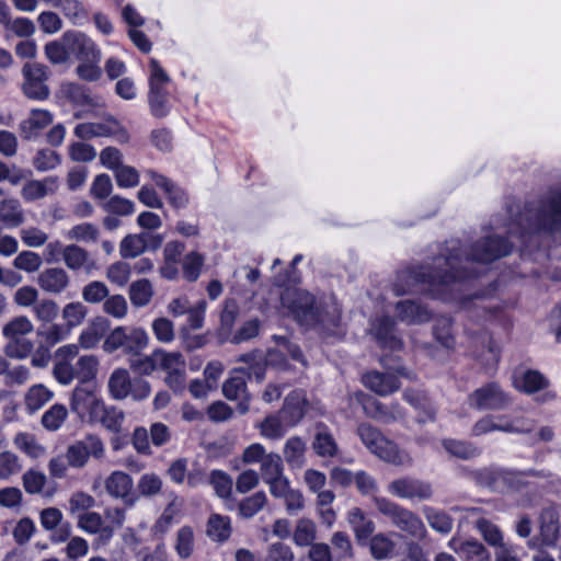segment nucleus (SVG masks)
I'll return each instance as SVG.
<instances>
[{
    "mask_svg": "<svg viewBox=\"0 0 561 561\" xmlns=\"http://www.w3.org/2000/svg\"><path fill=\"white\" fill-rule=\"evenodd\" d=\"M317 538L316 523L309 518H300L293 531V541L297 547H308Z\"/></svg>",
    "mask_w": 561,
    "mask_h": 561,
    "instance_id": "a18cd8bd",
    "label": "nucleus"
},
{
    "mask_svg": "<svg viewBox=\"0 0 561 561\" xmlns=\"http://www.w3.org/2000/svg\"><path fill=\"white\" fill-rule=\"evenodd\" d=\"M145 175L149 178L157 187L163 191L172 207L181 209L187 206V193L185 192V190L176 185L171 179L152 169L146 170Z\"/></svg>",
    "mask_w": 561,
    "mask_h": 561,
    "instance_id": "aec40b11",
    "label": "nucleus"
},
{
    "mask_svg": "<svg viewBox=\"0 0 561 561\" xmlns=\"http://www.w3.org/2000/svg\"><path fill=\"white\" fill-rule=\"evenodd\" d=\"M204 261V256L196 251L187 253L182 263L184 278L188 282H195L201 275Z\"/></svg>",
    "mask_w": 561,
    "mask_h": 561,
    "instance_id": "0e129e2a",
    "label": "nucleus"
},
{
    "mask_svg": "<svg viewBox=\"0 0 561 561\" xmlns=\"http://www.w3.org/2000/svg\"><path fill=\"white\" fill-rule=\"evenodd\" d=\"M124 412L115 407H107L104 402L94 414L91 423H101L107 431L119 433L124 422Z\"/></svg>",
    "mask_w": 561,
    "mask_h": 561,
    "instance_id": "2f4dec72",
    "label": "nucleus"
},
{
    "mask_svg": "<svg viewBox=\"0 0 561 561\" xmlns=\"http://www.w3.org/2000/svg\"><path fill=\"white\" fill-rule=\"evenodd\" d=\"M99 228L91 224V222H82L79 225L73 226L71 229H69L65 237L68 240H75L78 242H95L99 239Z\"/></svg>",
    "mask_w": 561,
    "mask_h": 561,
    "instance_id": "bf43d9fd",
    "label": "nucleus"
},
{
    "mask_svg": "<svg viewBox=\"0 0 561 561\" xmlns=\"http://www.w3.org/2000/svg\"><path fill=\"white\" fill-rule=\"evenodd\" d=\"M346 520L359 543L366 542L375 531V523L359 507H352L346 513Z\"/></svg>",
    "mask_w": 561,
    "mask_h": 561,
    "instance_id": "cd10ccee",
    "label": "nucleus"
},
{
    "mask_svg": "<svg viewBox=\"0 0 561 561\" xmlns=\"http://www.w3.org/2000/svg\"><path fill=\"white\" fill-rule=\"evenodd\" d=\"M64 42L69 48L70 56L80 60H95L102 58V53L95 42L79 31H67L62 35Z\"/></svg>",
    "mask_w": 561,
    "mask_h": 561,
    "instance_id": "f3484780",
    "label": "nucleus"
},
{
    "mask_svg": "<svg viewBox=\"0 0 561 561\" xmlns=\"http://www.w3.org/2000/svg\"><path fill=\"white\" fill-rule=\"evenodd\" d=\"M0 221L7 228H16L24 221V214L18 199L9 198L0 202Z\"/></svg>",
    "mask_w": 561,
    "mask_h": 561,
    "instance_id": "58836bf2",
    "label": "nucleus"
},
{
    "mask_svg": "<svg viewBox=\"0 0 561 561\" xmlns=\"http://www.w3.org/2000/svg\"><path fill=\"white\" fill-rule=\"evenodd\" d=\"M33 330L34 325L26 316H18L3 325L2 335L8 340L21 339Z\"/></svg>",
    "mask_w": 561,
    "mask_h": 561,
    "instance_id": "3c124183",
    "label": "nucleus"
},
{
    "mask_svg": "<svg viewBox=\"0 0 561 561\" xmlns=\"http://www.w3.org/2000/svg\"><path fill=\"white\" fill-rule=\"evenodd\" d=\"M371 333L383 348L400 350L402 341L394 334V322L389 317H381L371 323Z\"/></svg>",
    "mask_w": 561,
    "mask_h": 561,
    "instance_id": "a878e982",
    "label": "nucleus"
},
{
    "mask_svg": "<svg viewBox=\"0 0 561 561\" xmlns=\"http://www.w3.org/2000/svg\"><path fill=\"white\" fill-rule=\"evenodd\" d=\"M104 486L110 496L124 500L128 506H133L137 501V496L133 494L134 481L124 471H113L105 479Z\"/></svg>",
    "mask_w": 561,
    "mask_h": 561,
    "instance_id": "6ab92c4d",
    "label": "nucleus"
},
{
    "mask_svg": "<svg viewBox=\"0 0 561 561\" xmlns=\"http://www.w3.org/2000/svg\"><path fill=\"white\" fill-rule=\"evenodd\" d=\"M295 553L288 545L276 541L267 546L264 561H294Z\"/></svg>",
    "mask_w": 561,
    "mask_h": 561,
    "instance_id": "774afa93",
    "label": "nucleus"
},
{
    "mask_svg": "<svg viewBox=\"0 0 561 561\" xmlns=\"http://www.w3.org/2000/svg\"><path fill=\"white\" fill-rule=\"evenodd\" d=\"M513 244L501 237H486L479 240L463 257L460 248L451 241L447 247L448 254L433 260L432 265L409 267L398 273L392 290L401 296L410 293H427L443 301L458 302L467 308V280L477 277L479 271L473 268L478 263H491L512 252Z\"/></svg>",
    "mask_w": 561,
    "mask_h": 561,
    "instance_id": "f257e3e1",
    "label": "nucleus"
},
{
    "mask_svg": "<svg viewBox=\"0 0 561 561\" xmlns=\"http://www.w3.org/2000/svg\"><path fill=\"white\" fill-rule=\"evenodd\" d=\"M306 443L302 438L294 436L287 439L284 447V457L291 467H301L305 460Z\"/></svg>",
    "mask_w": 561,
    "mask_h": 561,
    "instance_id": "603ef678",
    "label": "nucleus"
},
{
    "mask_svg": "<svg viewBox=\"0 0 561 561\" xmlns=\"http://www.w3.org/2000/svg\"><path fill=\"white\" fill-rule=\"evenodd\" d=\"M103 454L104 445L102 439L95 435H88L68 447L66 458L69 466L81 468L88 462L90 457L101 458Z\"/></svg>",
    "mask_w": 561,
    "mask_h": 561,
    "instance_id": "ddd939ff",
    "label": "nucleus"
},
{
    "mask_svg": "<svg viewBox=\"0 0 561 561\" xmlns=\"http://www.w3.org/2000/svg\"><path fill=\"white\" fill-rule=\"evenodd\" d=\"M238 362H242L248 365L244 369L245 376L249 379L254 377L259 382L263 380L266 365L260 352L243 354L238 358Z\"/></svg>",
    "mask_w": 561,
    "mask_h": 561,
    "instance_id": "4d7b16f0",
    "label": "nucleus"
},
{
    "mask_svg": "<svg viewBox=\"0 0 561 561\" xmlns=\"http://www.w3.org/2000/svg\"><path fill=\"white\" fill-rule=\"evenodd\" d=\"M531 425L524 419L510 421L504 415H485L478 420L472 428L473 436H481L492 432L524 433L530 431Z\"/></svg>",
    "mask_w": 561,
    "mask_h": 561,
    "instance_id": "f8f14e48",
    "label": "nucleus"
},
{
    "mask_svg": "<svg viewBox=\"0 0 561 561\" xmlns=\"http://www.w3.org/2000/svg\"><path fill=\"white\" fill-rule=\"evenodd\" d=\"M174 549L181 559H188L194 551V531L190 526H183L176 533Z\"/></svg>",
    "mask_w": 561,
    "mask_h": 561,
    "instance_id": "052dcab7",
    "label": "nucleus"
},
{
    "mask_svg": "<svg viewBox=\"0 0 561 561\" xmlns=\"http://www.w3.org/2000/svg\"><path fill=\"white\" fill-rule=\"evenodd\" d=\"M54 8H59L73 25L81 26L89 20V13L80 0H65Z\"/></svg>",
    "mask_w": 561,
    "mask_h": 561,
    "instance_id": "49530a36",
    "label": "nucleus"
},
{
    "mask_svg": "<svg viewBox=\"0 0 561 561\" xmlns=\"http://www.w3.org/2000/svg\"><path fill=\"white\" fill-rule=\"evenodd\" d=\"M207 534L216 541H225L231 534L230 518L214 514L207 523Z\"/></svg>",
    "mask_w": 561,
    "mask_h": 561,
    "instance_id": "6e6d98bb",
    "label": "nucleus"
},
{
    "mask_svg": "<svg viewBox=\"0 0 561 561\" xmlns=\"http://www.w3.org/2000/svg\"><path fill=\"white\" fill-rule=\"evenodd\" d=\"M23 92L28 99L45 100L49 95V89L46 85V67L38 64H26L23 67Z\"/></svg>",
    "mask_w": 561,
    "mask_h": 561,
    "instance_id": "dca6fc26",
    "label": "nucleus"
},
{
    "mask_svg": "<svg viewBox=\"0 0 561 561\" xmlns=\"http://www.w3.org/2000/svg\"><path fill=\"white\" fill-rule=\"evenodd\" d=\"M222 393L228 400H241L238 410L241 414L249 411L250 396L247 392L245 369L233 368L222 385Z\"/></svg>",
    "mask_w": 561,
    "mask_h": 561,
    "instance_id": "a211bd4d",
    "label": "nucleus"
},
{
    "mask_svg": "<svg viewBox=\"0 0 561 561\" xmlns=\"http://www.w3.org/2000/svg\"><path fill=\"white\" fill-rule=\"evenodd\" d=\"M447 547L453 550L462 561H490L491 553L479 540L461 539L453 537L447 542Z\"/></svg>",
    "mask_w": 561,
    "mask_h": 561,
    "instance_id": "412c9836",
    "label": "nucleus"
},
{
    "mask_svg": "<svg viewBox=\"0 0 561 561\" xmlns=\"http://www.w3.org/2000/svg\"><path fill=\"white\" fill-rule=\"evenodd\" d=\"M357 433L363 444L381 460L400 467L412 465L411 455L386 438L376 427L363 423L358 426Z\"/></svg>",
    "mask_w": 561,
    "mask_h": 561,
    "instance_id": "39448f33",
    "label": "nucleus"
},
{
    "mask_svg": "<svg viewBox=\"0 0 561 561\" xmlns=\"http://www.w3.org/2000/svg\"><path fill=\"white\" fill-rule=\"evenodd\" d=\"M514 387L525 393H535L548 386V380L537 370H527L520 378L514 379Z\"/></svg>",
    "mask_w": 561,
    "mask_h": 561,
    "instance_id": "37998d69",
    "label": "nucleus"
},
{
    "mask_svg": "<svg viewBox=\"0 0 561 561\" xmlns=\"http://www.w3.org/2000/svg\"><path fill=\"white\" fill-rule=\"evenodd\" d=\"M387 491L396 497L420 502L431 500L434 494L428 481L412 477L394 479L388 484Z\"/></svg>",
    "mask_w": 561,
    "mask_h": 561,
    "instance_id": "9d476101",
    "label": "nucleus"
},
{
    "mask_svg": "<svg viewBox=\"0 0 561 561\" xmlns=\"http://www.w3.org/2000/svg\"><path fill=\"white\" fill-rule=\"evenodd\" d=\"M153 297V287L149 279L141 278L135 280L129 286V299L133 306L137 308L149 305Z\"/></svg>",
    "mask_w": 561,
    "mask_h": 561,
    "instance_id": "c03bdc74",
    "label": "nucleus"
},
{
    "mask_svg": "<svg viewBox=\"0 0 561 561\" xmlns=\"http://www.w3.org/2000/svg\"><path fill=\"white\" fill-rule=\"evenodd\" d=\"M156 360L158 369L167 373L165 382L175 392H181L185 388V368L186 362L182 353L156 350Z\"/></svg>",
    "mask_w": 561,
    "mask_h": 561,
    "instance_id": "6e6552de",
    "label": "nucleus"
},
{
    "mask_svg": "<svg viewBox=\"0 0 561 561\" xmlns=\"http://www.w3.org/2000/svg\"><path fill=\"white\" fill-rule=\"evenodd\" d=\"M54 398V392L43 383L33 385L24 394V404L27 413L33 414L41 410Z\"/></svg>",
    "mask_w": 561,
    "mask_h": 561,
    "instance_id": "473e14b6",
    "label": "nucleus"
},
{
    "mask_svg": "<svg viewBox=\"0 0 561 561\" xmlns=\"http://www.w3.org/2000/svg\"><path fill=\"white\" fill-rule=\"evenodd\" d=\"M13 444L20 451L33 459H38L46 454V448L31 433L19 432L13 438Z\"/></svg>",
    "mask_w": 561,
    "mask_h": 561,
    "instance_id": "a19ab883",
    "label": "nucleus"
},
{
    "mask_svg": "<svg viewBox=\"0 0 561 561\" xmlns=\"http://www.w3.org/2000/svg\"><path fill=\"white\" fill-rule=\"evenodd\" d=\"M363 407L368 416L382 423L398 421L404 416L402 408L397 402L387 405L378 400L368 399Z\"/></svg>",
    "mask_w": 561,
    "mask_h": 561,
    "instance_id": "c85d7f7f",
    "label": "nucleus"
},
{
    "mask_svg": "<svg viewBox=\"0 0 561 561\" xmlns=\"http://www.w3.org/2000/svg\"><path fill=\"white\" fill-rule=\"evenodd\" d=\"M69 284L70 277L62 267L45 268L37 276V285L47 294L59 295L68 288Z\"/></svg>",
    "mask_w": 561,
    "mask_h": 561,
    "instance_id": "4be33fe9",
    "label": "nucleus"
},
{
    "mask_svg": "<svg viewBox=\"0 0 561 561\" xmlns=\"http://www.w3.org/2000/svg\"><path fill=\"white\" fill-rule=\"evenodd\" d=\"M289 427L290 426H287L286 422L282 417V413H279V415H270L265 417L260 425L262 436L268 439L282 438Z\"/></svg>",
    "mask_w": 561,
    "mask_h": 561,
    "instance_id": "13d9d810",
    "label": "nucleus"
},
{
    "mask_svg": "<svg viewBox=\"0 0 561 561\" xmlns=\"http://www.w3.org/2000/svg\"><path fill=\"white\" fill-rule=\"evenodd\" d=\"M284 466L279 455L268 454L262 459L261 474L264 482L283 476Z\"/></svg>",
    "mask_w": 561,
    "mask_h": 561,
    "instance_id": "338daca9",
    "label": "nucleus"
},
{
    "mask_svg": "<svg viewBox=\"0 0 561 561\" xmlns=\"http://www.w3.org/2000/svg\"><path fill=\"white\" fill-rule=\"evenodd\" d=\"M105 332V322L102 320L94 321L89 324L79 335V345L84 350L95 347Z\"/></svg>",
    "mask_w": 561,
    "mask_h": 561,
    "instance_id": "864d4df0",
    "label": "nucleus"
},
{
    "mask_svg": "<svg viewBox=\"0 0 561 561\" xmlns=\"http://www.w3.org/2000/svg\"><path fill=\"white\" fill-rule=\"evenodd\" d=\"M422 513L434 531L446 536L453 530L454 520L446 512L426 505L422 508Z\"/></svg>",
    "mask_w": 561,
    "mask_h": 561,
    "instance_id": "72a5a7b5",
    "label": "nucleus"
},
{
    "mask_svg": "<svg viewBox=\"0 0 561 561\" xmlns=\"http://www.w3.org/2000/svg\"><path fill=\"white\" fill-rule=\"evenodd\" d=\"M103 402V399L98 396L94 385L79 383L72 391L70 408L78 416L88 417L90 422Z\"/></svg>",
    "mask_w": 561,
    "mask_h": 561,
    "instance_id": "4468645a",
    "label": "nucleus"
},
{
    "mask_svg": "<svg viewBox=\"0 0 561 561\" xmlns=\"http://www.w3.org/2000/svg\"><path fill=\"white\" fill-rule=\"evenodd\" d=\"M312 447L316 454L323 458L334 457L339 451L337 444L333 435L322 424L317 425V433L314 435Z\"/></svg>",
    "mask_w": 561,
    "mask_h": 561,
    "instance_id": "4c0bfd02",
    "label": "nucleus"
},
{
    "mask_svg": "<svg viewBox=\"0 0 561 561\" xmlns=\"http://www.w3.org/2000/svg\"><path fill=\"white\" fill-rule=\"evenodd\" d=\"M78 526L89 534L101 533V537L110 540L113 537V527L104 526L102 516L96 512H85L78 516Z\"/></svg>",
    "mask_w": 561,
    "mask_h": 561,
    "instance_id": "f704fd0d",
    "label": "nucleus"
},
{
    "mask_svg": "<svg viewBox=\"0 0 561 561\" xmlns=\"http://www.w3.org/2000/svg\"><path fill=\"white\" fill-rule=\"evenodd\" d=\"M472 344L477 348L476 356L486 354V360L493 364L499 362L500 350L488 331H472Z\"/></svg>",
    "mask_w": 561,
    "mask_h": 561,
    "instance_id": "c9c22d12",
    "label": "nucleus"
},
{
    "mask_svg": "<svg viewBox=\"0 0 561 561\" xmlns=\"http://www.w3.org/2000/svg\"><path fill=\"white\" fill-rule=\"evenodd\" d=\"M370 553L376 560H386L392 557L396 543L386 534L371 535L369 542Z\"/></svg>",
    "mask_w": 561,
    "mask_h": 561,
    "instance_id": "09e8293b",
    "label": "nucleus"
},
{
    "mask_svg": "<svg viewBox=\"0 0 561 561\" xmlns=\"http://www.w3.org/2000/svg\"><path fill=\"white\" fill-rule=\"evenodd\" d=\"M75 367L79 383L93 385L91 381L95 378L99 368V359L96 356L82 355L78 358Z\"/></svg>",
    "mask_w": 561,
    "mask_h": 561,
    "instance_id": "de8ad7c7",
    "label": "nucleus"
},
{
    "mask_svg": "<svg viewBox=\"0 0 561 561\" xmlns=\"http://www.w3.org/2000/svg\"><path fill=\"white\" fill-rule=\"evenodd\" d=\"M149 68V96L168 94L165 85L169 83L170 79L167 72L162 69V67L156 59L150 60Z\"/></svg>",
    "mask_w": 561,
    "mask_h": 561,
    "instance_id": "8fccbe9b",
    "label": "nucleus"
},
{
    "mask_svg": "<svg viewBox=\"0 0 561 561\" xmlns=\"http://www.w3.org/2000/svg\"><path fill=\"white\" fill-rule=\"evenodd\" d=\"M398 318L409 324H420L427 322L432 318V312L427 307L414 300H402L396 305Z\"/></svg>",
    "mask_w": 561,
    "mask_h": 561,
    "instance_id": "c756f323",
    "label": "nucleus"
},
{
    "mask_svg": "<svg viewBox=\"0 0 561 561\" xmlns=\"http://www.w3.org/2000/svg\"><path fill=\"white\" fill-rule=\"evenodd\" d=\"M307 404L306 393L302 390H295L285 398L280 413L287 426H295L302 420Z\"/></svg>",
    "mask_w": 561,
    "mask_h": 561,
    "instance_id": "b1692460",
    "label": "nucleus"
},
{
    "mask_svg": "<svg viewBox=\"0 0 561 561\" xmlns=\"http://www.w3.org/2000/svg\"><path fill=\"white\" fill-rule=\"evenodd\" d=\"M453 321L450 318H439L434 325V336L436 341L445 348H453L455 346V336L451 330Z\"/></svg>",
    "mask_w": 561,
    "mask_h": 561,
    "instance_id": "e2e57ef3",
    "label": "nucleus"
},
{
    "mask_svg": "<svg viewBox=\"0 0 561 561\" xmlns=\"http://www.w3.org/2000/svg\"><path fill=\"white\" fill-rule=\"evenodd\" d=\"M68 417V410L64 404L51 405L42 416L41 423L50 432L58 431Z\"/></svg>",
    "mask_w": 561,
    "mask_h": 561,
    "instance_id": "5fc2aeb1",
    "label": "nucleus"
},
{
    "mask_svg": "<svg viewBox=\"0 0 561 561\" xmlns=\"http://www.w3.org/2000/svg\"><path fill=\"white\" fill-rule=\"evenodd\" d=\"M508 232L520 241L522 252L527 251L541 233L561 236V194L540 203L535 215L533 209H526L519 220L511 225Z\"/></svg>",
    "mask_w": 561,
    "mask_h": 561,
    "instance_id": "7ed1b4c3",
    "label": "nucleus"
},
{
    "mask_svg": "<svg viewBox=\"0 0 561 561\" xmlns=\"http://www.w3.org/2000/svg\"><path fill=\"white\" fill-rule=\"evenodd\" d=\"M398 376L411 378V374L401 366H397L393 373L370 371L363 376V383L379 396H388L400 388Z\"/></svg>",
    "mask_w": 561,
    "mask_h": 561,
    "instance_id": "2eb2a0df",
    "label": "nucleus"
},
{
    "mask_svg": "<svg viewBox=\"0 0 561 561\" xmlns=\"http://www.w3.org/2000/svg\"><path fill=\"white\" fill-rule=\"evenodd\" d=\"M54 121V115L43 108H33L30 111L27 118L20 124V130L23 138L31 140L39 136V134L48 127Z\"/></svg>",
    "mask_w": 561,
    "mask_h": 561,
    "instance_id": "5701e85b",
    "label": "nucleus"
},
{
    "mask_svg": "<svg viewBox=\"0 0 561 561\" xmlns=\"http://www.w3.org/2000/svg\"><path fill=\"white\" fill-rule=\"evenodd\" d=\"M373 501L378 512L386 516L391 525L400 531L417 540H423L427 537L428 531L425 524L411 510L383 496H374Z\"/></svg>",
    "mask_w": 561,
    "mask_h": 561,
    "instance_id": "20e7f679",
    "label": "nucleus"
},
{
    "mask_svg": "<svg viewBox=\"0 0 561 561\" xmlns=\"http://www.w3.org/2000/svg\"><path fill=\"white\" fill-rule=\"evenodd\" d=\"M474 528L481 535L483 540L496 550L505 546L504 534L501 528L484 517H480L474 522Z\"/></svg>",
    "mask_w": 561,
    "mask_h": 561,
    "instance_id": "e433bc0d",
    "label": "nucleus"
},
{
    "mask_svg": "<svg viewBox=\"0 0 561 561\" xmlns=\"http://www.w3.org/2000/svg\"><path fill=\"white\" fill-rule=\"evenodd\" d=\"M73 134L80 139H92L96 137H116L122 144L129 140V135L114 118L103 122H88L78 124Z\"/></svg>",
    "mask_w": 561,
    "mask_h": 561,
    "instance_id": "9b49d317",
    "label": "nucleus"
},
{
    "mask_svg": "<svg viewBox=\"0 0 561 561\" xmlns=\"http://www.w3.org/2000/svg\"><path fill=\"white\" fill-rule=\"evenodd\" d=\"M59 187V179L57 176H47L43 180H30L22 190L21 196L25 202H35L55 194Z\"/></svg>",
    "mask_w": 561,
    "mask_h": 561,
    "instance_id": "bb28decb",
    "label": "nucleus"
},
{
    "mask_svg": "<svg viewBox=\"0 0 561 561\" xmlns=\"http://www.w3.org/2000/svg\"><path fill=\"white\" fill-rule=\"evenodd\" d=\"M540 534L542 541L553 545L559 536V518L556 508L547 507L540 514Z\"/></svg>",
    "mask_w": 561,
    "mask_h": 561,
    "instance_id": "ea45409f",
    "label": "nucleus"
},
{
    "mask_svg": "<svg viewBox=\"0 0 561 561\" xmlns=\"http://www.w3.org/2000/svg\"><path fill=\"white\" fill-rule=\"evenodd\" d=\"M404 400L420 412L417 420L420 423L433 421L436 409L424 391L408 389L403 392Z\"/></svg>",
    "mask_w": 561,
    "mask_h": 561,
    "instance_id": "7c9ffc66",
    "label": "nucleus"
},
{
    "mask_svg": "<svg viewBox=\"0 0 561 561\" xmlns=\"http://www.w3.org/2000/svg\"><path fill=\"white\" fill-rule=\"evenodd\" d=\"M443 446L451 456L461 459H470L480 455V450L473 444L463 440L444 439Z\"/></svg>",
    "mask_w": 561,
    "mask_h": 561,
    "instance_id": "680f3d73",
    "label": "nucleus"
},
{
    "mask_svg": "<svg viewBox=\"0 0 561 561\" xmlns=\"http://www.w3.org/2000/svg\"><path fill=\"white\" fill-rule=\"evenodd\" d=\"M282 307L300 325L316 328L332 336L344 334L342 308L335 296L329 295L316 299L299 288H286L280 295Z\"/></svg>",
    "mask_w": 561,
    "mask_h": 561,
    "instance_id": "f03ea898",
    "label": "nucleus"
},
{
    "mask_svg": "<svg viewBox=\"0 0 561 561\" xmlns=\"http://www.w3.org/2000/svg\"><path fill=\"white\" fill-rule=\"evenodd\" d=\"M107 388L111 397L115 400H123L130 396L134 400L141 401L147 399L151 391L147 380L141 378L131 380L125 368H116L112 371Z\"/></svg>",
    "mask_w": 561,
    "mask_h": 561,
    "instance_id": "0eeeda50",
    "label": "nucleus"
},
{
    "mask_svg": "<svg viewBox=\"0 0 561 561\" xmlns=\"http://www.w3.org/2000/svg\"><path fill=\"white\" fill-rule=\"evenodd\" d=\"M148 343L149 336L144 329L117 327L104 340L103 350L106 353L123 350L125 354L137 356Z\"/></svg>",
    "mask_w": 561,
    "mask_h": 561,
    "instance_id": "423d86ee",
    "label": "nucleus"
},
{
    "mask_svg": "<svg viewBox=\"0 0 561 561\" xmlns=\"http://www.w3.org/2000/svg\"><path fill=\"white\" fill-rule=\"evenodd\" d=\"M61 163L60 156L51 149H41L33 158V165L39 172L56 169Z\"/></svg>",
    "mask_w": 561,
    "mask_h": 561,
    "instance_id": "69168bd1",
    "label": "nucleus"
},
{
    "mask_svg": "<svg viewBox=\"0 0 561 561\" xmlns=\"http://www.w3.org/2000/svg\"><path fill=\"white\" fill-rule=\"evenodd\" d=\"M147 241V233L126 236L119 244L121 256L124 259H134L139 256L146 251L148 247Z\"/></svg>",
    "mask_w": 561,
    "mask_h": 561,
    "instance_id": "79ce46f5",
    "label": "nucleus"
},
{
    "mask_svg": "<svg viewBox=\"0 0 561 561\" xmlns=\"http://www.w3.org/2000/svg\"><path fill=\"white\" fill-rule=\"evenodd\" d=\"M64 263L70 271H83L87 275H91L98 268L89 252L77 244L66 245Z\"/></svg>",
    "mask_w": 561,
    "mask_h": 561,
    "instance_id": "393cba45",
    "label": "nucleus"
},
{
    "mask_svg": "<svg viewBox=\"0 0 561 561\" xmlns=\"http://www.w3.org/2000/svg\"><path fill=\"white\" fill-rule=\"evenodd\" d=\"M511 402L510 394L497 382H489L476 389L468 398L469 405L479 411L504 410Z\"/></svg>",
    "mask_w": 561,
    "mask_h": 561,
    "instance_id": "1a4fd4ad",
    "label": "nucleus"
}]
</instances>
